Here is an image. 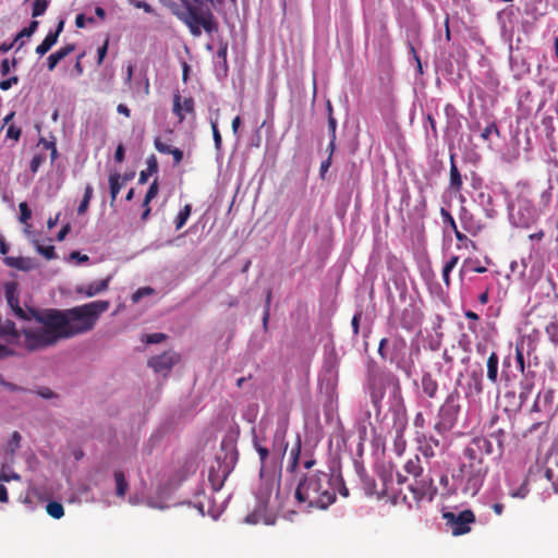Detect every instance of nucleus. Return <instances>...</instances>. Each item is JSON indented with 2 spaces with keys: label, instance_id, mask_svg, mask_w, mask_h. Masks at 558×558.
<instances>
[{
  "label": "nucleus",
  "instance_id": "1",
  "mask_svg": "<svg viewBox=\"0 0 558 558\" xmlns=\"http://www.w3.org/2000/svg\"><path fill=\"white\" fill-rule=\"evenodd\" d=\"M110 307L107 300H97L69 310L49 308V325L59 329L64 339L88 332L94 329L101 314Z\"/></svg>",
  "mask_w": 558,
  "mask_h": 558
},
{
  "label": "nucleus",
  "instance_id": "2",
  "mask_svg": "<svg viewBox=\"0 0 558 558\" xmlns=\"http://www.w3.org/2000/svg\"><path fill=\"white\" fill-rule=\"evenodd\" d=\"M340 475L322 471L304 474L298 482L294 498L302 509H327L336 501V486Z\"/></svg>",
  "mask_w": 558,
  "mask_h": 558
},
{
  "label": "nucleus",
  "instance_id": "3",
  "mask_svg": "<svg viewBox=\"0 0 558 558\" xmlns=\"http://www.w3.org/2000/svg\"><path fill=\"white\" fill-rule=\"evenodd\" d=\"M184 10L173 12L183 22L192 36L199 37L202 29L207 34L218 31V23L208 4L213 0H180Z\"/></svg>",
  "mask_w": 558,
  "mask_h": 558
},
{
  "label": "nucleus",
  "instance_id": "4",
  "mask_svg": "<svg viewBox=\"0 0 558 558\" xmlns=\"http://www.w3.org/2000/svg\"><path fill=\"white\" fill-rule=\"evenodd\" d=\"M29 312L43 327L22 329V339L21 343L17 345L19 348L33 352L51 347L60 339H64L58 328L48 324L47 317L51 314L49 310H29Z\"/></svg>",
  "mask_w": 558,
  "mask_h": 558
},
{
  "label": "nucleus",
  "instance_id": "5",
  "mask_svg": "<svg viewBox=\"0 0 558 558\" xmlns=\"http://www.w3.org/2000/svg\"><path fill=\"white\" fill-rule=\"evenodd\" d=\"M408 343L399 335L391 339L383 338L378 344V354L384 361L395 364L407 377H411L415 371L414 359L420 355V347L412 348L407 355Z\"/></svg>",
  "mask_w": 558,
  "mask_h": 558
},
{
  "label": "nucleus",
  "instance_id": "6",
  "mask_svg": "<svg viewBox=\"0 0 558 558\" xmlns=\"http://www.w3.org/2000/svg\"><path fill=\"white\" fill-rule=\"evenodd\" d=\"M486 474V465H480L478 463L475 465L462 464L452 473L453 484L448 490L450 493H457V490L460 489L464 495L473 497L481 489Z\"/></svg>",
  "mask_w": 558,
  "mask_h": 558
},
{
  "label": "nucleus",
  "instance_id": "7",
  "mask_svg": "<svg viewBox=\"0 0 558 558\" xmlns=\"http://www.w3.org/2000/svg\"><path fill=\"white\" fill-rule=\"evenodd\" d=\"M369 398L374 408L379 412L380 403L385 397L386 389L389 388L395 398H401V385L392 374L374 377L369 380Z\"/></svg>",
  "mask_w": 558,
  "mask_h": 558
},
{
  "label": "nucleus",
  "instance_id": "8",
  "mask_svg": "<svg viewBox=\"0 0 558 558\" xmlns=\"http://www.w3.org/2000/svg\"><path fill=\"white\" fill-rule=\"evenodd\" d=\"M459 398V392L452 391L439 408L438 421L434 425L437 433L445 434L454 427L460 412Z\"/></svg>",
  "mask_w": 558,
  "mask_h": 558
},
{
  "label": "nucleus",
  "instance_id": "9",
  "mask_svg": "<svg viewBox=\"0 0 558 558\" xmlns=\"http://www.w3.org/2000/svg\"><path fill=\"white\" fill-rule=\"evenodd\" d=\"M404 470L408 474L412 475L417 480L423 474V466L421 464V460L418 456H414L409 459L404 465ZM411 490L414 495V498L417 500L423 499L425 496L429 495L430 497L436 492L432 486V478L415 481L414 485H411Z\"/></svg>",
  "mask_w": 558,
  "mask_h": 558
},
{
  "label": "nucleus",
  "instance_id": "10",
  "mask_svg": "<svg viewBox=\"0 0 558 558\" xmlns=\"http://www.w3.org/2000/svg\"><path fill=\"white\" fill-rule=\"evenodd\" d=\"M510 217L517 227L529 228L537 221L538 211L531 199L519 195Z\"/></svg>",
  "mask_w": 558,
  "mask_h": 558
},
{
  "label": "nucleus",
  "instance_id": "11",
  "mask_svg": "<svg viewBox=\"0 0 558 558\" xmlns=\"http://www.w3.org/2000/svg\"><path fill=\"white\" fill-rule=\"evenodd\" d=\"M442 518L450 527L452 535L460 536L471 531V524L475 522V514L472 510L466 509L459 513L444 512Z\"/></svg>",
  "mask_w": 558,
  "mask_h": 558
},
{
  "label": "nucleus",
  "instance_id": "12",
  "mask_svg": "<svg viewBox=\"0 0 558 558\" xmlns=\"http://www.w3.org/2000/svg\"><path fill=\"white\" fill-rule=\"evenodd\" d=\"M180 361V355L168 351L160 355L153 356L148 361V365L159 374H167L171 371L172 366Z\"/></svg>",
  "mask_w": 558,
  "mask_h": 558
},
{
  "label": "nucleus",
  "instance_id": "13",
  "mask_svg": "<svg viewBox=\"0 0 558 558\" xmlns=\"http://www.w3.org/2000/svg\"><path fill=\"white\" fill-rule=\"evenodd\" d=\"M111 279L112 276H107L101 280L78 284L75 287V293L84 298H94L108 290Z\"/></svg>",
  "mask_w": 558,
  "mask_h": 558
},
{
  "label": "nucleus",
  "instance_id": "14",
  "mask_svg": "<svg viewBox=\"0 0 558 558\" xmlns=\"http://www.w3.org/2000/svg\"><path fill=\"white\" fill-rule=\"evenodd\" d=\"M172 112L179 122H183L185 114H195V101L192 97L182 99L179 92L174 93L172 101Z\"/></svg>",
  "mask_w": 558,
  "mask_h": 558
},
{
  "label": "nucleus",
  "instance_id": "15",
  "mask_svg": "<svg viewBox=\"0 0 558 558\" xmlns=\"http://www.w3.org/2000/svg\"><path fill=\"white\" fill-rule=\"evenodd\" d=\"M422 322V313L417 310L414 304L405 306L400 316V325L407 330H412L418 326Z\"/></svg>",
  "mask_w": 558,
  "mask_h": 558
},
{
  "label": "nucleus",
  "instance_id": "16",
  "mask_svg": "<svg viewBox=\"0 0 558 558\" xmlns=\"http://www.w3.org/2000/svg\"><path fill=\"white\" fill-rule=\"evenodd\" d=\"M288 449V442L286 436L280 434H274L271 444V465L277 466L282 461Z\"/></svg>",
  "mask_w": 558,
  "mask_h": 558
},
{
  "label": "nucleus",
  "instance_id": "17",
  "mask_svg": "<svg viewBox=\"0 0 558 558\" xmlns=\"http://www.w3.org/2000/svg\"><path fill=\"white\" fill-rule=\"evenodd\" d=\"M418 450L424 458L435 457V449L439 447V440L433 435L417 434Z\"/></svg>",
  "mask_w": 558,
  "mask_h": 558
},
{
  "label": "nucleus",
  "instance_id": "18",
  "mask_svg": "<svg viewBox=\"0 0 558 558\" xmlns=\"http://www.w3.org/2000/svg\"><path fill=\"white\" fill-rule=\"evenodd\" d=\"M253 446L259 456L260 476L264 477L268 473V464H271V449L264 446L257 436H254Z\"/></svg>",
  "mask_w": 558,
  "mask_h": 558
},
{
  "label": "nucleus",
  "instance_id": "19",
  "mask_svg": "<svg viewBox=\"0 0 558 558\" xmlns=\"http://www.w3.org/2000/svg\"><path fill=\"white\" fill-rule=\"evenodd\" d=\"M63 26L64 22L60 21L57 26V29L54 32H49L45 39L41 41V44L37 46L36 53H38L39 56L46 54L52 48V46L57 44L59 35L63 29Z\"/></svg>",
  "mask_w": 558,
  "mask_h": 558
},
{
  "label": "nucleus",
  "instance_id": "20",
  "mask_svg": "<svg viewBox=\"0 0 558 558\" xmlns=\"http://www.w3.org/2000/svg\"><path fill=\"white\" fill-rule=\"evenodd\" d=\"M0 336L7 337V342L10 345L17 347L21 343L22 331H19L12 320H5L0 326Z\"/></svg>",
  "mask_w": 558,
  "mask_h": 558
},
{
  "label": "nucleus",
  "instance_id": "21",
  "mask_svg": "<svg viewBox=\"0 0 558 558\" xmlns=\"http://www.w3.org/2000/svg\"><path fill=\"white\" fill-rule=\"evenodd\" d=\"M463 180L460 170L454 160V154L450 155V171H449V191L460 193L462 190Z\"/></svg>",
  "mask_w": 558,
  "mask_h": 558
},
{
  "label": "nucleus",
  "instance_id": "22",
  "mask_svg": "<svg viewBox=\"0 0 558 558\" xmlns=\"http://www.w3.org/2000/svg\"><path fill=\"white\" fill-rule=\"evenodd\" d=\"M74 50H75V45H74V44H66L65 46L61 47V48H60L59 50H57L56 52L51 53V54L47 58V66H48V70H49V71L54 70V68L57 66V64H58L62 59H64L65 57H68L70 53H72Z\"/></svg>",
  "mask_w": 558,
  "mask_h": 558
},
{
  "label": "nucleus",
  "instance_id": "23",
  "mask_svg": "<svg viewBox=\"0 0 558 558\" xmlns=\"http://www.w3.org/2000/svg\"><path fill=\"white\" fill-rule=\"evenodd\" d=\"M421 385L423 392L430 399L437 396L438 383L433 378L430 373L423 374L421 378Z\"/></svg>",
  "mask_w": 558,
  "mask_h": 558
},
{
  "label": "nucleus",
  "instance_id": "24",
  "mask_svg": "<svg viewBox=\"0 0 558 558\" xmlns=\"http://www.w3.org/2000/svg\"><path fill=\"white\" fill-rule=\"evenodd\" d=\"M4 264L9 267H12V268H15L19 270H23V271H28L33 268L32 259L25 258L22 256H17V257L8 256L4 258Z\"/></svg>",
  "mask_w": 558,
  "mask_h": 558
},
{
  "label": "nucleus",
  "instance_id": "25",
  "mask_svg": "<svg viewBox=\"0 0 558 558\" xmlns=\"http://www.w3.org/2000/svg\"><path fill=\"white\" fill-rule=\"evenodd\" d=\"M498 354L495 351H493L487 359V379L493 385L497 384L498 381Z\"/></svg>",
  "mask_w": 558,
  "mask_h": 558
},
{
  "label": "nucleus",
  "instance_id": "26",
  "mask_svg": "<svg viewBox=\"0 0 558 558\" xmlns=\"http://www.w3.org/2000/svg\"><path fill=\"white\" fill-rule=\"evenodd\" d=\"M440 215L442 217L444 223L448 225L451 228V230L454 232L456 239L458 241H460V242L468 241L466 235L463 234L461 231H459L458 226H457V223L454 221V218L452 217V215L447 209L441 207L440 208Z\"/></svg>",
  "mask_w": 558,
  "mask_h": 558
},
{
  "label": "nucleus",
  "instance_id": "27",
  "mask_svg": "<svg viewBox=\"0 0 558 558\" xmlns=\"http://www.w3.org/2000/svg\"><path fill=\"white\" fill-rule=\"evenodd\" d=\"M301 447H302L301 437L298 436L295 445L291 448L290 454H289V464L287 468V470L289 472H294L299 465Z\"/></svg>",
  "mask_w": 558,
  "mask_h": 558
},
{
  "label": "nucleus",
  "instance_id": "28",
  "mask_svg": "<svg viewBox=\"0 0 558 558\" xmlns=\"http://www.w3.org/2000/svg\"><path fill=\"white\" fill-rule=\"evenodd\" d=\"M108 181H109V187H110V204L112 206L124 183L121 181V175L118 172L111 173L109 175Z\"/></svg>",
  "mask_w": 558,
  "mask_h": 558
},
{
  "label": "nucleus",
  "instance_id": "29",
  "mask_svg": "<svg viewBox=\"0 0 558 558\" xmlns=\"http://www.w3.org/2000/svg\"><path fill=\"white\" fill-rule=\"evenodd\" d=\"M469 387L472 388L476 395L483 392L484 384L482 369H475L469 374Z\"/></svg>",
  "mask_w": 558,
  "mask_h": 558
},
{
  "label": "nucleus",
  "instance_id": "30",
  "mask_svg": "<svg viewBox=\"0 0 558 558\" xmlns=\"http://www.w3.org/2000/svg\"><path fill=\"white\" fill-rule=\"evenodd\" d=\"M4 294H5V299H7V302L10 307L17 306V304L20 303V300H19V290H17L16 282H14V281L7 282L4 284Z\"/></svg>",
  "mask_w": 558,
  "mask_h": 558
},
{
  "label": "nucleus",
  "instance_id": "31",
  "mask_svg": "<svg viewBox=\"0 0 558 558\" xmlns=\"http://www.w3.org/2000/svg\"><path fill=\"white\" fill-rule=\"evenodd\" d=\"M471 444L474 448L477 449L478 453L484 458L486 454H490L493 452V446L489 439L485 437H475L472 439Z\"/></svg>",
  "mask_w": 558,
  "mask_h": 558
},
{
  "label": "nucleus",
  "instance_id": "32",
  "mask_svg": "<svg viewBox=\"0 0 558 558\" xmlns=\"http://www.w3.org/2000/svg\"><path fill=\"white\" fill-rule=\"evenodd\" d=\"M464 456L469 460L468 463H463L464 465H485L483 461V457L478 453L477 449L470 442V445L464 449Z\"/></svg>",
  "mask_w": 558,
  "mask_h": 558
},
{
  "label": "nucleus",
  "instance_id": "33",
  "mask_svg": "<svg viewBox=\"0 0 558 558\" xmlns=\"http://www.w3.org/2000/svg\"><path fill=\"white\" fill-rule=\"evenodd\" d=\"M113 476L116 481V495L124 497L129 487L124 473L119 470L114 472Z\"/></svg>",
  "mask_w": 558,
  "mask_h": 558
},
{
  "label": "nucleus",
  "instance_id": "34",
  "mask_svg": "<svg viewBox=\"0 0 558 558\" xmlns=\"http://www.w3.org/2000/svg\"><path fill=\"white\" fill-rule=\"evenodd\" d=\"M459 262V256H451L449 260L446 262L444 268H442V280L446 287L450 286V272L452 269L457 266Z\"/></svg>",
  "mask_w": 558,
  "mask_h": 558
},
{
  "label": "nucleus",
  "instance_id": "35",
  "mask_svg": "<svg viewBox=\"0 0 558 558\" xmlns=\"http://www.w3.org/2000/svg\"><path fill=\"white\" fill-rule=\"evenodd\" d=\"M93 193H94L93 186L90 184H87L85 186L83 199L81 201V204L77 207L78 215H84L87 211L89 202L93 198Z\"/></svg>",
  "mask_w": 558,
  "mask_h": 558
},
{
  "label": "nucleus",
  "instance_id": "36",
  "mask_svg": "<svg viewBox=\"0 0 558 558\" xmlns=\"http://www.w3.org/2000/svg\"><path fill=\"white\" fill-rule=\"evenodd\" d=\"M46 511L53 519H61L64 515V508L58 501H49L46 506Z\"/></svg>",
  "mask_w": 558,
  "mask_h": 558
},
{
  "label": "nucleus",
  "instance_id": "37",
  "mask_svg": "<svg viewBox=\"0 0 558 558\" xmlns=\"http://www.w3.org/2000/svg\"><path fill=\"white\" fill-rule=\"evenodd\" d=\"M192 211V206L186 204L177 215L174 219L175 229L180 230L187 221Z\"/></svg>",
  "mask_w": 558,
  "mask_h": 558
},
{
  "label": "nucleus",
  "instance_id": "38",
  "mask_svg": "<svg viewBox=\"0 0 558 558\" xmlns=\"http://www.w3.org/2000/svg\"><path fill=\"white\" fill-rule=\"evenodd\" d=\"M289 424H290L289 413L286 411L281 412L277 420V428H276L275 433L287 436Z\"/></svg>",
  "mask_w": 558,
  "mask_h": 558
},
{
  "label": "nucleus",
  "instance_id": "39",
  "mask_svg": "<svg viewBox=\"0 0 558 558\" xmlns=\"http://www.w3.org/2000/svg\"><path fill=\"white\" fill-rule=\"evenodd\" d=\"M210 126L213 131L214 144L217 151H220L222 148V137L218 129L217 120H210Z\"/></svg>",
  "mask_w": 558,
  "mask_h": 558
},
{
  "label": "nucleus",
  "instance_id": "40",
  "mask_svg": "<svg viewBox=\"0 0 558 558\" xmlns=\"http://www.w3.org/2000/svg\"><path fill=\"white\" fill-rule=\"evenodd\" d=\"M47 156L45 153L35 154L29 162V170L32 173H36L40 166L46 161Z\"/></svg>",
  "mask_w": 558,
  "mask_h": 558
},
{
  "label": "nucleus",
  "instance_id": "41",
  "mask_svg": "<svg viewBox=\"0 0 558 558\" xmlns=\"http://www.w3.org/2000/svg\"><path fill=\"white\" fill-rule=\"evenodd\" d=\"M545 332L548 336L549 340L555 345H558V323L557 322L549 323L545 328Z\"/></svg>",
  "mask_w": 558,
  "mask_h": 558
},
{
  "label": "nucleus",
  "instance_id": "42",
  "mask_svg": "<svg viewBox=\"0 0 558 558\" xmlns=\"http://www.w3.org/2000/svg\"><path fill=\"white\" fill-rule=\"evenodd\" d=\"M48 8L47 0H35L33 4L32 15L34 17L43 15Z\"/></svg>",
  "mask_w": 558,
  "mask_h": 558
},
{
  "label": "nucleus",
  "instance_id": "43",
  "mask_svg": "<svg viewBox=\"0 0 558 558\" xmlns=\"http://www.w3.org/2000/svg\"><path fill=\"white\" fill-rule=\"evenodd\" d=\"M38 27V22L37 21H32L31 24L27 26V27H24L17 35H16V38H15V41L22 37H31L37 29Z\"/></svg>",
  "mask_w": 558,
  "mask_h": 558
},
{
  "label": "nucleus",
  "instance_id": "44",
  "mask_svg": "<svg viewBox=\"0 0 558 558\" xmlns=\"http://www.w3.org/2000/svg\"><path fill=\"white\" fill-rule=\"evenodd\" d=\"M11 310L14 313V315L20 319L29 320L31 318H34L29 312L31 308L23 310L20 303L17 304V306H11Z\"/></svg>",
  "mask_w": 558,
  "mask_h": 558
},
{
  "label": "nucleus",
  "instance_id": "45",
  "mask_svg": "<svg viewBox=\"0 0 558 558\" xmlns=\"http://www.w3.org/2000/svg\"><path fill=\"white\" fill-rule=\"evenodd\" d=\"M19 209L21 222L26 223L32 217V210L25 202L20 203Z\"/></svg>",
  "mask_w": 558,
  "mask_h": 558
},
{
  "label": "nucleus",
  "instance_id": "46",
  "mask_svg": "<svg viewBox=\"0 0 558 558\" xmlns=\"http://www.w3.org/2000/svg\"><path fill=\"white\" fill-rule=\"evenodd\" d=\"M154 293V289L150 287H144L136 290V292L132 295V301L134 303L138 302L142 298L146 295H150Z\"/></svg>",
  "mask_w": 558,
  "mask_h": 558
},
{
  "label": "nucleus",
  "instance_id": "47",
  "mask_svg": "<svg viewBox=\"0 0 558 558\" xmlns=\"http://www.w3.org/2000/svg\"><path fill=\"white\" fill-rule=\"evenodd\" d=\"M37 251L41 255H44L47 259H53L57 257L54 246H52V245H48V246L38 245Z\"/></svg>",
  "mask_w": 558,
  "mask_h": 558
},
{
  "label": "nucleus",
  "instance_id": "48",
  "mask_svg": "<svg viewBox=\"0 0 558 558\" xmlns=\"http://www.w3.org/2000/svg\"><path fill=\"white\" fill-rule=\"evenodd\" d=\"M155 148L161 154H170L174 147H171L169 144L163 143L159 137L155 138L154 142Z\"/></svg>",
  "mask_w": 558,
  "mask_h": 558
},
{
  "label": "nucleus",
  "instance_id": "49",
  "mask_svg": "<svg viewBox=\"0 0 558 558\" xmlns=\"http://www.w3.org/2000/svg\"><path fill=\"white\" fill-rule=\"evenodd\" d=\"M158 189H159V186H158V181H157V179H155V180L153 181V183L150 184V186H149L148 191L146 192V195H145V197H146V203H150V202H151V199H154V198L157 196V194H158Z\"/></svg>",
  "mask_w": 558,
  "mask_h": 558
},
{
  "label": "nucleus",
  "instance_id": "50",
  "mask_svg": "<svg viewBox=\"0 0 558 558\" xmlns=\"http://www.w3.org/2000/svg\"><path fill=\"white\" fill-rule=\"evenodd\" d=\"M515 362L519 372L523 374L525 369L524 355L522 349L519 347L515 348Z\"/></svg>",
  "mask_w": 558,
  "mask_h": 558
},
{
  "label": "nucleus",
  "instance_id": "51",
  "mask_svg": "<svg viewBox=\"0 0 558 558\" xmlns=\"http://www.w3.org/2000/svg\"><path fill=\"white\" fill-rule=\"evenodd\" d=\"M167 336L162 332H155L146 335V343L153 344V343H160L163 340H166Z\"/></svg>",
  "mask_w": 558,
  "mask_h": 558
},
{
  "label": "nucleus",
  "instance_id": "52",
  "mask_svg": "<svg viewBox=\"0 0 558 558\" xmlns=\"http://www.w3.org/2000/svg\"><path fill=\"white\" fill-rule=\"evenodd\" d=\"M22 134V130L13 124L9 125L7 130V137L14 141H19Z\"/></svg>",
  "mask_w": 558,
  "mask_h": 558
},
{
  "label": "nucleus",
  "instance_id": "53",
  "mask_svg": "<svg viewBox=\"0 0 558 558\" xmlns=\"http://www.w3.org/2000/svg\"><path fill=\"white\" fill-rule=\"evenodd\" d=\"M108 39L97 49V64L100 65L104 62V59L106 58L107 51H108Z\"/></svg>",
  "mask_w": 558,
  "mask_h": 558
},
{
  "label": "nucleus",
  "instance_id": "54",
  "mask_svg": "<svg viewBox=\"0 0 558 558\" xmlns=\"http://www.w3.org/2000/svg\"><path fill=\"white\" fill-rule=\"evenodd\" d=\"M19 83V77L17 76H11L7 80H3L0 82V89L2 90H8L10 89L13 85L17 84Z\"/></svg>",
  "mask_w": 558,
  "mask_h": 558
},
{
  "label": "nucleus",
  "instance_id": "55",
  "mask_svg": "<svg viewBox=\"0 0 558 558\" xmlns=\"http://www.w3.org/2000/svg\"><path fill=\"white\" fill-rule=\"evenodd\" d=\"M493 132L498 133V128L495 123H490L484 128V130L481 133V137L483 140H488Z\"/></svg>",
  "mask_w": 558,
  "mask_h": 558
},
{
  "label": "nucleus",
  "instance_id": "56",
  "mask_svg": "<svg viewBox=\"0 0 558 558\" xmlns=\"http://www.w3.org/2000/svg\"><path fill=\"white\" fill-rule=\"evenodd\" d=\"M554 398L553 390H546L543 395H541V401L544 408H549Z\"/></svg>",
  "mask_w": 558,
  "mask_h": 558
},
{
  "label": "nucleus",
  "instance_id": "57",
  "mask_svg": "<svg viewBox=\"0 0 558 558\" xmlns=\"http://www.w3.org/2000/svg\"><path fill=\"white\" fill-rule=\"evenodd\" d=\"M21 439L22 437L19 432L12 433L11 439L9 441V446L11 447L12 452L20 447Z\"/></svg>",
  "mask_w": 558,
  "mask_h": 558
},
{
  "label": "nucleus",
  "instance_id": "58",
  "mask_svg": "<svg viewBox=\"0 0 558 558\" xmlns=\"http://www.w3.org/2000/svg\"><path fill=\"white\" fill-rule=\"evenodd\" d=\"M158 171V162L156 157L153 155L147 159V170L146 172L153 174Z\"/></svg>",
  "mask_w": 558,
  "mask_h": 558
},
{
  "label": "nucleus",
  "instance_id": "59",
  "mask_svg": "<svg viewBox=\"0 0 558 558\" xmlns=\"http://www.w3.org/2000/svg\"><path fill=\"white\" fill-rule=\"evenodd\" d=\"M12 480L20 481L21 476L15 472H12L10 474L5 472H0V483L3 484L4 482H10Z\"/></svg>",
  "mask_w": 558,
  "mask_h": 558
},
{
  "label": "nucleus",
  "instance_id": "60",
  "mask_svg": "<svg viewBox=\"0 0 558 558\" xmlns=\"http://www.w3.org/2000/svg\"><path fill=\"white\" fill-rule=\"evenodd\" d=\"M336 130H337V120L333 117V114H328V131L330 133V138L336 136Z\"/></svg>",
  "mask_w": 558,
  "mask_h": 558
},
{
  "label": "nucleus",
  "instance_id": "61",
  "mask_svg": "<svg viewBox=\"0 0 558 558\" xmlns=\"http://www.w3.org/2000/svg\"><path fill=\"white\" fill-rule=\"evenodd\" d=\"M551 201V186H549L546 191H544L541 195V204L544 207H547Z\"/></svg>",
  "mask_w": 558,
  "mask_h": 558
},
{
  "label": "nucleus",
  "instance_id": "62",
  "mask_svg": "<svg viewBox=\"0 0 558 558\" xmlns=\"http://www.w3.org/2000/svg\"><path fill=\"white\" fill-rule=\"evenodd\" d=\"M84 56H85L84 52L77 56V59H76V62H75V65H74V71H75V75L76 76H81L84 73V68H83V64H82V59H83Z\"/></svg>",
  "mask_w": 558,
  "mask_h": 558
},
{
  "label": "nucleus",
  "instance_id": "63",
  "mask_svg": "<svg viewBox=\"0 0 558 558\" xmlns=\"http://www.w3.org/2000/svg\"><path fill=\"white\" fill-rule=\"evenodd\" d=\"M124 146L122 144H119L116 148L114 160L119 163L122 162L124 160Z\"/></svg>",
  "mask_w": 558,
  "mask_h": 558
},
{
  "label": "nucleus",
  "instance_id": "64",
  "mask_svg": "<svg viewBox=\"0 0 558 558\" xmlns=\"http://www.w3.org/2000/svg\"><path fill=\"white\" fill-rule=\"evenodd\" d=\"M490 437H493L497 441L499 448H502V442H504V437H505V432L502 429H498V430L492 433Z\"/></svg>",
  "mask_w": 558,
  "mask_h": 558
}]
</instances>
